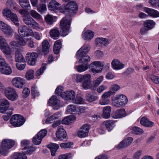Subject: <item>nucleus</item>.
<instances>
[{"label":"nucleus","instance_id":"nucleus-1","mask_svg":"<svg viewBox=\"0 0 159 159\" xmlns=\"http://www.w3.org/2000/svg\"><path fill=\"white\" fill-rule=\"evenodd\" d=\"M91 77V75L89 74L77 75L76 76V81L77 83L83 82L82 86L83 88L85 89H89L92 86Z\"/></svg>","mask_w":159,"mask_h":159},{"label":"nucleus","instance_id":"nucleus-2","mask_svg":"<svg viewBox=\"0 0 159 159\" xmlns=\"http://www.w3.org/2000/svg\"><path fill=\"white\" fill-rule=\"evenodd\" d=\"M71 21V18L69 16H66L61 20L60 26L62 30L61 34L63 36H66L69 32V28Z\"/></svg>","mask_w":159,"mask_h":159},{"label":"nucleus","instance_id":"nucleus-3","mask_svg":"<svg viewBox=\"0 0 159 159\" xmlns=\"http://www.w3.org/2000/svg\"><path fill=\"white\" fill-rule=\"evenodd\" d=\"M15 144V141L11 139H5L2 143L0 149V155H5L7 152L8 149H10Z\"/></svg>","mask_w":159,"mask_h":159},{"label":"nucleus","instance_id":"nucleus-4","mask_svg":"<svg viewBox=\"0 0 159 159\" xmlns=\"http://www.w3.org/2000/svg\"><path fill=\"white\" fill-rule=\"evenodd\" d=\"M25 120L24 118L19 114H15L11 117L10 122L12 125L15 127H19L22 125Z\"/></svg>","mask_w":159,"mask_h":159},{"label":"nucleus","instance_id":"nucleus-5","mask_svg":"<svg viewBox=\"0 0 159 159\" xmlns=\"http://www.w3.org/2000/svg\"><path fill=\"white\" fill-rule=\"evenodd\" d=\"M4 94L8 99L12 101L16 100L18 97L15 89L12 87H9L6 88L4 90Z\"/></svg>","mask_w":159,"mask_h":159},{"label":"nucleus","instance_id":"nucleus-6","mask_svg":"<svg viewBox=\"0 0 159 159\" xmlns=\"http://www.w3.org/2000/svg\"><path fill=\"white\" fill-rule=\"evenodd\" d=\"M104 65L103 62L95 61L90 64L89 68L93 73H99L102 71Z\"/></svg>","mask_w":159,"mask_h":159},{"label":"nucleus","instance_id":"nucleus-7","mask_svg":"<svg viewBox=\"0 0 159 159\" xmlns=\"http://www.w3.org/2000/svg\"><path fill=\"white\" fill-rule=\"evenodd\" d=\"M0 29L8 38L11 37L14 33L13 30L10 26L1 21H0Z\"/></svg>","mask_w":159,"mask_h":159},{"label":"nucleus","instance_id":"nucleus-8","mask_svg":"<svg viewBox=\"0 0 159 159\" xmlns=\"http://www.w3.org/2000/svg\"><path fill=\"white\" fill-rule=\"evenodd\" d=\"M18 32L19 36L21 37H29L32 36V30L29 29L25 25H21L19 27Z\"/></svg>","mask_w":159,"mask_h":159},{"label":"nucleus","instance_id":"nucleus-9","mask_svg":"<svg viewBox=\"0 0 159 159\" xmlns=\"http://www.w3.org/2000/svg\"><path fill=\"white\" fill-rule=\"evenodd\" d=\"M113 101L115 105L118 107L126 104L128 102V99L125 96L121 94L115 97Z\"/></svg>","mask_w":159,"mask_h":159},{"label":"nucleus","instance_id":"nucleus-10","mask_svg":"<svg viewBox=\"0 0 159 159\" xmlns=\"http://www.w3.org/2000/svg\"><path fill=\"white\" fill-rule=\"evenodd\" d=\"M38 57V54L36 52H28L26 54L25 58L29 65L34 66Z\"/></svg>","mask_w":159,"mask_h":159},{"label":"nucleus","instance_id":"nucleus-11","mask_svg":"<svg viewBox=\"0 0 159 159\" xmlns=\"http://www.w3.org/2000/svg\"><path fill=\"white\" fill-rule=\"evenodd\" d=\"M48 103L54 110H58L61 107L60 100L55 95L52 96L49 99Z\"/></svg>","mask_w":159,"mask_h":159},{"label":"nucleus","instance_id":"nucleus-12","mask_svg":"<svg viewBox=\"0 0 159 159\" xmlns=\"http://www.w3.org/2000/svg\"><path fill=\"white\" fill-rule=\"evenodd\" d=\"M12 84L14 86L18 88H22L25 83V80L20 77H15L13 78L11 81Z\"/></svg>","mask_w":159,"mask_h":159},{"label":"nucleus","instance_id":"nucleus-13","mask_svg":"<svg viewBox=\"0 0 159 159\" xmlns=\"http://www.w3.org/2000/svg\"><path fill=\"white\" fill-rule=\"evenodd\" d=\"M77 10V5L75 2L70 1L66 6L65 11H67V12H68L70 15L74 14Z\"/></svg>","mask_w":159,"mask_h":159},{"label":"nucleus","instance_id":"nucleus-14","mask_svg":"<svg viewBox=\"0 0 159 159\" xmlns=\"http://www.w3.org/2000/svg\"><path fill=\"white\" fill-rule=\"evenodd\" d=\"M23 20L25 24L34 28L38 27V24L29 15L23 17Z\"/></svg>","mask_w":159,"mask_h":159},{"label":"nucleus","instance_id":"nucleus-15","mask_svg":"<svg viewBox=\"0 0 159 159\" xmlns=\"http://www.w3.org/2000/svg\"><path fill=\"white\" fill-rule=\"evenodd\" d=\"M90 127L87 124L84 125L79 129L78 132V136L80 138H84L88 135Z\"/></svg>","mask_w":159,"mask_h":159},{"label":"nucleus","instance_id":"nucleus-16","mask_svg":"<svg viewBox=\"0 0 159 159\" xmlns=\"http://www.w3.org/2000/svg\"><path fill=\"white\" fill-rule=\"evenodd\" d=\"M10 103L9 101L5 98L0 100V112L4 113L7 110L10 106Z\"/></svg>","mask_w":159,"mask_h":159},{"label":"nucleus","instance_id":"nucleus-17","mask_svg":"<svg viewBox=\"0 0 159 159\" xmlns=\"http://www.w3.org/2000/svg\"><path fill=\"white\" fill-rule=\"evenodd\" d=\"M75 93L73 90H70L63 93L61 95V97L65 100L69 101L73 100L75 98Z\"/></svg>","mask_w":159,"mask_h":159},{"label":"nucleus","instance_id":"nucleus-18","mask_svg":"<svg viewBox=\"0 0 159 159\" xmlns=\"http://www.w3.org/2000/svg\"><path fill=\"white\" fill-rule=\"evenodd\" d=\"M133 139L131 137H129L127 139L123 140L119 144L117 148L118 149L123 148L125 147L129 146L132 142Z\"/></svg>","mask_w":159,"mask_h":159},{"label":"nucleus","instance_id":"nucleus-19","mask_svg":"<svg viewBox=\"0 0 159 159\" xmlns=\"http://www.w3.org/2000/svg\"><path fill=\"white\" fill-rule=\"evenodd\" d=\"M56 135L57 138L62 139L66 138L67 134L63 128L61 126H59L56 131Z\"/></svg>","mask_w":159,"mask_h":159},{"label":"nucleus","instance_id":"nucleus-20","mask_svg":"<svg viewBox=\"0 0 159 159\" xmlns=\"http://www.w3.org/2000/svg\"><path fill=\"white\" fill-rule=\"evenodd\" d=\"M90 48V46L88 44L84 45L77 52L76 56L78 55L87 54Z\"/></svg>","mask_w":159,"mask_h":159},{"label":"nucleus","instance_id":"nucleus-21","mask_svg":"<svg viewBox=\"0 0 159 159\" xmlns=\"http://www.w3.org/2000/svg\"><path fill=\"white\" fill-rule=\"evenodd\" d=\"M144 10L149 16L153 17H159V12L157 10L146 7L144 8Z\"/></svg>","mask_w":159,"mask_h":159},{"label":"nucleus","instance_id":"nucleus-22","mask_svg":"<svg viewBox=\"0 0 159 159\" xmlns=\"http://www.w3.org/2000/svg\"><path fill=\"white\" fill-rule=\"evenodd\" d=\"M0 72L2 74L8 75L11 73L12 70L10 66L7 64L0 68Z\"/></svg>","mask_w":159,"mask_h":159},{"label":"nucleus","instance_id":"nucleus-23","mask_svg":"<svg viewBox=\"0 0 159 159\" xmlns=\"http://www.w3.org/2000/svg\"><path fill=\"white\" fill-rule=\"evenodd\" d=\"M111 65L114 69L120 70L123 68L125 65L117 59L114 60L111 62Z\"/></svg>","mask_w":159,"mask_h":159},{"label":"nucleus","instance_id":"nucleus-24","mask_svg":"<svg viewBox=\"0 0 159 159\" xmlns=\"http://www.w3.org/2000/svg\"><path fill=\"white\" fill-rule=\"evenodd\" d=\"M108 42L107 39L102 38H98L96 39L95 41L96 43L101 47L107 46L108 44Z\"/></svg>","mask_w":159,"mask_h":159},{"label":"nucleus","instance_id":"nucleus-25","mask_svg":"<svg viewBox=\"0 0 159 159\" xmlns=\"http://www.w3.org/2000/svg\"><path fill=\"white\" fill-rule=\"evenodd\" d=\"M126 114L124 109H121L117 110L113 116L114 118H120L126 116Z\"/></svg>","mask_w":159,"mask_h":159},{"label":"nucleus","instance_id":"nucleus-26","mask_svg":"<svg viewBox=\"0 0 159 159\" xmlns=\"http://www.w3.org/2000/svg\"><path fill=\"white\" fill-rule=\"evenodd\" d=\"M140 123L142 125L147 127H151L154 124L153 122L150 121L148 119L144 117H143L141 118Z\"/></svg>","mask_w":159,"mask_h":159},{"label":"nucleus","instance_id":"nucleus-27","mask_svg":"<svg viewBox=\"0 0 159 159\" xmlns=\"http://www.w3.org/2000/svg\"><path fill=\"white\" fill-rule=\"evenodd\" d=\"M111 111V107L110 106H107L104 107L103 109V113L102 116L103 118L107 119L110 116V113Z\"/></svg>","mask_w":159,"mask_h":159},{"label":"nucleus","instance_id":"nucleus-28","mask_svg":"<svg viewBox=\"0 0 159 159\" xmlns=\"http://www.w3.org/2000/svg\"><path fill=\"white\" fill-rule=\"evenodd\" d=\"M155 25V22L153 20H145L143 24V26L147 28L149 30H150L153 28Z\"/></svg>","mask_w":159,"mask_h":159},{"label":"nucleus","instance_id":"nucleus-29","mask_svg":"<svg viewBox=\"0 0 159 159\" xmlns=\"http://www.w3.org/2000/svg\"><path fill=\"white\" fill-rule=\"evenodd\" d=\"M60 5V4L56 0H52L49 3L48 8L52 10H57Z\"/></svg>","mask_w":159,"mask_h":159},{"label":"nucleus","instance_id":"nucleus-30","mask_svg":"<svg viewBox=\"0 0 159 159\" xmlns=\"http://www.w3.org/2000/svg\"><path fill=\"white\" fill-rule=\"evenodd\" d=\"M50 34L52 38L56 39H57L59 37L60 34L58 29L55 28L50 30Z\"/></svg>","mask_w":159,"mask_h":159},{"label":"nucleus","instance_id":"nucleus-31","mask_svg":"<svg viewBox=\"0 0 159 159\" xmlns=\"http://www.w3.org/2000/svg\"><path fill=\"white\" fill-rule=\"evenodd\" d=\"M78 57H80L81 58L79 59V62L83 64H85V63L89 62L90 60V58L89 56L86 54L82 55H78L77 56Z\"/></svg>","mask_w":159,"mask_h":159},{"label":"nucleus","instance_id":"nucleus-32","mask_svg":"<svg viewBox=\"0 0 159 159\" xmlns=\"http://www.w3.org/2000/svg\"><path fill=\"white\" fill-rule=\"evenodd\" d=\"M15 60L16 62H23L25 61V59L20 51H16L15 56Z\"/></svg>","mask_w":159,"mask_h":159},{"label":"nucleus","instance_id":"nucleus-33","mask_svg":"<svg viewBox=\"0 0 159 159\" xmlns=\"http://www.w3.org/2000/svg\"><path fill=\"white\" fill-rule=\"evenodd\" d=\"M48 148L50 150L52 156H54L57 150L59 147L58 145L56 143H51L48 145Z\"/></svg>","mask_w":159,"mask_h":159},{"label":"nucleus","instance_id":"nucleus-34","mask_svg":"<svg viewBox=\"0 0 159 159\" xmlns=\"http://www.w3.org/2000/svg\"><path fill=\"white\" fill-rule=\"evenodd\" d=\"M108 131H111L115 126L114 122L112 120H108L105 121L103 123Z\"/></svg>","mask_w":159,"mask_h":159},{"label":"nucleus","instance_id":"nucleus-35","mask_svg":"<svg viewBox=\"0 0 159 159\" xmlns=\"http://www.w3.org/2000/svg\"><path fill=\"white\" fill-rule=\"evenodd\" d=\"M94 35L93 32L90 30H88L83 34V38L84 40H89L93 38Z\"/></svg>","mask_w":159,"mask_h":159},{"label":"nucleus","instance_id":"nucleus-36","mask_svg":"<svg viewBox=\"0 0 159 159\" xmlns=\"http://www.w3.org/2000/svg\"><path fill=\"white\" fill-rule=\"evenodd\" d=\"M9 19L16 26H18L19 25V19L16 14L14 13L11 14Z\"/></svg>","mask_w":159,"mask_h":159},{"label":"nucleus","instance_id":"nucleus-37","mask_svg":"<svg viewBox=\"0 0 159 159\" xmlns=\"http://www.w3.org/2000/svg\"><path fill=\"white\" fill-rule=\"evenodd\" d=\"M78 107L75 105L71 104L69 105L67 107L66 112L67 113H75V112L78 111L77 110Z\"/></svg>","mask_w":159,"mask_h":159},{"label":"nucleus","instance_id":"nucleus-38","mask_svg":"<svg viewBox=\"0 0 159 159\" xmlns=\"http://www.w3.org/2000/svg\"><path fill=\"white\" fill-rule=\"evenodd\" d=\"M61 42L60 40H57L55 41L53 51L55 54H58L61 47Z\"/></svg>","mask_w":159,"mask_h":159},{"label":"nucleus","instance_id":"nucleus-39","mask_svg":"<svg viewBox=\"0 0 159 159\" xmlns=\"http://www.w3.org/2000/svg\"><path fill=\"white\" fill-rule=\"evenodd\" d=\"M0 48L6 56H10L11 54V51L8 44Z\"/></svg>","mask_w":159,"mask_h":159},{"label":"nucleus","instance_id":"nucleus-40","mask_svg":"<svg viewBox=\"0 0 159 159\" xmlns=\"http://www.w3.org/2000/svg\"><path fill=\"white\" fill-rule=\"evenodd\" d=\"M49 43L47 40H45L43 42L42 50L45 54L49 52Z\"/></svg>","mask_w":159,"mask_h":159},{"label":"nucleus","instance_id":"nucleus-41","mask_svg":"<svg viewBox=\"0 0 159 159\" xmlns=\"http://www.w3.org/2000/svg\"><path fill=\"white\" fill-rule=\"evenodd\" d=\"M59 114L58 112L55 113L51 116L48 117L47 118L45 121V123L46 124H50L54 120L57 119L58 118V115Z\"/></svg>","mask_w":159,"mask_h":159},{"label":"nucleus","instance_id":"nucleus-42","mask_svg":"<svg viewBox=\"0 0 159 159\" xmlns=\"http://www.w3.org/2000/svg\"><path fill=\"white\" fill-rule=\"evenodd\" d=\"M6 5L7 7L12 9L16 10L17 9L16 3L12 0H8Z\"/></svg>","mask_w":159,"mask_h":159},{"label":"nucleus","instance_id":"nucleus-43","mask_svg":"<svg viewBox=\"0 0 159 159\" xmlns=\"http://www.w3.org/2000/svg\"><path fill=\"white\" fill-rule=\"evenodd\" d=\"M84 65L82 64L77 66L75 67V68L78 72H81L84 71L88 69L89 65L88 63H85Z\"/></svg>","mask_w":159,"mask_h":159},{"label":"nucleus","instance_id":"nucleus-44","mask_svg":"<svg viewBox=\"0 0 159 159\" xmlns=\"http://www.w3.org/2000/svg\"><path fill=\"white\" fill-rule=\"evenodd\" d=\"M15 36L16 39L18 40V42L20 45L24 46L26 45L25 41L23 39L22 37H20L17 33H15Z\"/></svg>","mask_w":159,"mask_h":159},{"label":"nucleus","instance_id":"nucleus-45","mask_svg":"<svg viewBox=\"0 0 159 159\" xmlns=\"http://www.w3.org/2000/svg\"><path fill=\"white\" fill-rule=\"evenodd\" d=\"M19 3L23 8L30 7V5L28 0H19Z\"/></svg>","mask_w":159,"mask_h":159},{"label":"nucleus","instance_id":"nucleus-46","mask_svg":"<svg viewBox=\"0 0 159 159\" xmlns=\"http://www.w3.org/2000/svg\"><path fill=\"white\" fill-rule=\"evenodd\" d=\"M13 159H27V157L24 153L16 152L14 155Z\"/></svg>","mask_w":159,"mask_h":159},{"label":"nucleus","instance_id":"nucleus-47","mask_svg":"<svg viewBox=\"0 0 159 159\" xmlns=\"http://www.w3.org/2000/svg\"><path fill=\"white\" fill-rule=\"evenodd\" d=\"M87 100L89 102H93L96 100L98 98L96 94H87L86 96Z\"/></svg>","mask_w":159,"mask_h":159},{"label":"nucleus","instance_id":"nucleus-48","mask_svg":"<svg viewBox=\"0 0 159 159\" xmlns=\"http://www.w3.org/2000/svg\"><path fill=\"white\" fill-rule=\"evenodd\" d=\"M47 65L46 63L42 64L40 68L38 70L36 71V75L37 76H39L43 73L44 71L46 69Z\"/></svg>","mask_w":159,"mask_h":159},{"label":"nucleus","instance_id":"nucleus-49","mask_svg":"<svg viewBox=\"0 0 159 159\" xmlns=\"http://www.w3.org/2000/svg\"><path fill=\"white\" fill-rule=\"evenodd\" d=\"M34 71L32 70H30L26 72L25 77L28 80H30L34 78Z\"/></svg>","mask_w":159,"mask_h":159},{"label":"nucleus","instance_id":"nucleus-50","mask_svg":"<svg viewBox=\"0 0 159 159\" xmlns=\"http://www.w3.org/2000/svg\"><path fill=\"white\" fill-rule=\"evenodd\" d=\"M29 13L30 15L33 18L38 20L41 19V16L35 10H31L30 11Z\"/></svg>","mask_w":159,"mask_h":159},{"label":"nucleus","instance_id":"nucleus-51","mask_svg":"<svg viewBox=\"0 0 159 159\" xmlns=\"http://www.w3.org/2000/svg\"><path fill=\"white\" fill-rule=\"evenodd\" d=\"M37 9L38 11L42 13L46 11V6L44 3H40L37 6Z\"/></svg>","mask_w":159,"mask_h":159},{"label":"nucleus","instance_id":"nucleus-52","mask_svg":"<svg viewBox=\"0 0 159 159\" xmlns=\"http://www.w3.org/2000/svg\"><path fill=\"white\" fill-rule=\"evenodd\" d=\"M75 119L74 116H69L65 118L62 121V123L64 124H69L71 122L70 121Z\"/></svg>","mask_w":159,"mask_h":159},{"label":"nucleus","instance_id":"nucleus-53","mask_svg":"<svg viewBox=\"0 0 159 159\" xmlns=\"http://www.w3.org/2000/svg\"><path fill=\"white\" fill-rule=\"evenodd\" d=\"M42 140V139L37 134L33 139V142L36 145L40 144Z\"/></svg>","mask_w":159,"mask_h":159},{"label":"nucleus","instance_id":"nucleus-54","mask_svg":"<svg viewBox=\"0 0 159 159\" xmlns=\"http://www.w3.org/2000/svg\"><path fill=\"white\" fill-rule=\"evenodd\" d=\"M26 66L25 61L23 62H17L16 63V66L18 69L20 70H23Z\"/></svg>","mask_w":159,"mask_h":159},{"label":"nucleus","instance_id":"nucleus-55","mask_svg":"<svg viewBox=\"0 0 159 159\" xmlns=\"http://www.w3.org/2000/svg\"><path fill=\"white\" fill-rule=\"evenodd\" d=\"M2 13L4 16L7 19L10 17V16L12 14V13L10 10L9 9L6 8L4 9L2 11Z\"/></svg>","mask_w":159,"mask_h":159},{"label":"nucleus","instance_id":"nucleus-56","mask_svg":"<svg viewBox=\"0 0 159 159\" xmlns=\"http://www.w3.org/2000/svg\"><path fill=\"white\" fill-rule=\"evenodd\" d=\"M72 102L76 104H81L84 102V99L81 97L78 96L75 98H74Z\"/></svg>","mask_w":159,"mask_h":159},{"label":"nucleus","instance_id":"nucleus-57","mask_svg":"<svg viewBox=\"0 0 159 159\" xmlns=\"http://www.w3.org/2000/svg\"><path fill=\"white\" fill-rule=\"evenodd\" d=\"M133 132L137 134H142L143 131L142 129L139 127L135 126L132 128Z\"/></svg>","mask_w":159,"mask_h":159},{"label":"nucleus","instance_id":"nucleus-58","mask_svg":"<svg viewBox=\"0 0 159 159\" xmlns=\"http://www.w3.org/2000/svg\"><path fill=\"white\" fill-rule=\"evenodd\" d=\"M103 76H101L99 77L96 80L94 81L93 82V86L94 87L98 86L103 80Z\"/></svg>","mask_w":159,"mask_h":159},{"label":"nucleus","instance_id":"nucleus-59","mask_svg":"<svg viewBox=\"0 0 159 159\" xmlns=\"http://www.w3.org/2000/svg\"><path fill=\"white\" fill-rule=\"evenodd\" d=\"M31 93L32 96L34 97L38 96L39 95V92L38 91L36 87L34 85L32 87Z\"/></svg>","mask_w":159,"mask_h":159},{"label":"nucleus","instance_id":"nucleus-60","mask_svg":"<svg viewBox=\"0 0 159 159\" xmlns=\"http://www.w3.org/2000/svg\"><path fill=\"white\" fill-rule=\"evenodd\" d=\"M45 20L48 24L51 25L53 22V19L52 17L50 15H47L45 18Z\"/></svg>","mask_w":159,"mask_h":159},{"label":"nucleus","instance_id":"nucleus-61","mask_svg":"<svg viewBox=\"0 0 159 159\" xmlns=\"http://www.w3.org/2000/svg\"><path fill=\"white\" fill-rule=\"evenodd\" d=\"M8 44L5 39L2 36L0 35V48Z\"/></svg>","mask_w":159,"mask_h":159},{"label":"nucleus","instance_id":"nucleus-62","mask_svg":"<svg viewBox=\"0 0 159 159\" xmlns=\"http://www.w3.org/2000/svg\"><path fill=\"white\" fill-rule=\"evenodd\" d=\"M47 131L45 129L41 130L37 134L42 139L47 134Z\"/></svg>","mask_w":159,"mask_h":159},{"label":"nucleus","instance_id":"nucleus-63","mask_svg":"<svg viewBox=\"0 0 159 159\" xmlns=\"http://www.w3.org/2000/svg\"><path fill=\"white\" fill-rule=\"evenodd\" d=\"M25 149H26L25 152L26 153L29 154H31L36 150V148L34 147L31 146H28L27 147H26L25 148Z\"/></svg>","mask_w":159,"mask_h":159},{"label":"nucleus","instance_id":"nucleus-64","mask_svg":"<svg viewBox=\"0 0 159 159\" xmlns=\"http://www.w3.org/2000/svg\"><path fill=\"white\" fill-rule=\"evenodd\" d=\"M73 144L72 142H70L66 143H62L60 144V147L63 148H70Z\"/></svg>","mask_w":159,"mask_h":159}]
</instances>
